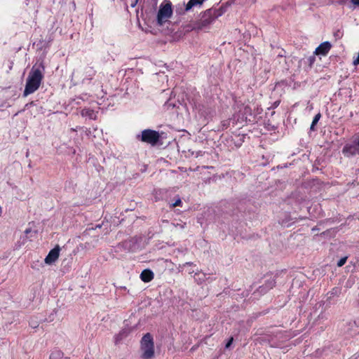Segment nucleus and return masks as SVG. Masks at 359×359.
<instances>
[{
  "label": "nucleus",
  "mask_w": 359,
  "mask_h": 359,
  "mask_svg": "<svg viewBox=\"0 0 359 359\" xmlns=\"http://www.w3.org/2000/svg\"><path fill=\"white\" fill-rule=\"evenodd\" d=\"M224 14L222 8L212 7L200 13V18L193 23V30L208 28L215 20Z\"/></svg>",
  "instance_id": "obj_1"
},
{
  "label": "nucleus",
  "mask_w": 359,
  "mask_h": 359,
  "mask_svg": "<svg viewBox=\"0 0 359 359\" xmlns=\"http://www.w3.org/2000/svg\"><path fill=\"white\" fill-rule=\"evenodd\" d=\"M43 79V75L39 68H35L34 66L29 74L27 79L25 88L23 92V96L27 97L29 94L34 93L37 90Z\"/></svg>",
  "instance_id": "obj_2"
},
{
  "label": "nucleus",
  "mask_w": 359,
  "mask_h": 359,
  "mask_svg": "<svg viewBox=\"0 0 359 359\" xmlns=\"http://www.w3.org/2000/svg\"><path fill=\"white\" fill-rule=\"evenodd\" d=\"M142 359H151L154 355V344L153 337L150 333L145 334L141 340Z\"/></svg>",
  "instance_id": "obj_3"
},
{
  "label": "nucleus",
  "mask_w": 359,
  "mask_h": 359,
  "mask_svg": "<svg viewBox=\"0 0 359 359\" xmlns=\"http://www.w3.org/2000/svg\"><path fill=\"white\" fill-rule=\"evenodd\" d=\"M160 138L161 135L158 131L146 129L142 131L140 140L152 146H155L159 142Z\"/></svg>",
  "instance_id": "obj_4"
},
{
  "label": "nucleus",
  "mask_w": 359,
  "mask_h": 359,
  "mask_svg": "<svg viewBox=\"0 0 359 359\" xmlns=\"http://www.w3.org/2000/svg\"><path fill=\"white\" fill-rule=\"evenodd\" d=\"M172 14V4L170 2L161 5L157 14V24L163 25L171 17Z\"/></svg>",
  "instance_id": "obj_5"
},
{
  "label": "nucleus",
  "mask_w": 359,
  "mask_h": 359,
  "mask_svg": "<svg viewBox=\"0 0 359 359\" xmlns=\"http://www.w3.org/2000/svg\"><path fill=\"white\" fill-rule=\"evenodd\" d=\"M342 154L345 157L351 158L356 155L359 156V148L355 142L346 144L342 149Z\"/></svg>",
  "instance_id": "obj_6"
},
{
  "label": "nucleus",
  "mask_w": 359,
  "mask_h": 359,
  "mask_svg": "<svg viewBox=\"0 0 359 359\" xmlns=\"http://www.w3.org/2000/svg\"><path fill=\"white\" fill-rule=\"evenodd\" d=\"M60 248L59 245H56L52 249L45 258V263L47 264H51L54 263L60 256Z\"/></svg>",
  "instance_id": "obj_7"
},
{
  "label": "nucleus",
  "mask_w": 359,
  "mask_h": 359,
  "mask_svg": "<svg viewBox=\"0 0 359 359\" xmlns=\"http://www.w3.org/2000/svg\"><path fill=\"white\" fill-rule=\"evenodd\" d=\"M250 116H252L251 107L248 105H243L239 110L237 121H246Z\"/></svg>",
  "instance_id": "obj_8"
},
{
  "label": "nucleus",
  "mask_w": 359,
  "mask_h": 359,
  "mask_svg": "<svg viewBox=\"0 0 359 359\" xmlns=\"http://www.w3.org/2000/svg\"><path fill=\"white\" fill-rule=\"evenodd\" d=\"M332 48V44L329 41H325L320 43L315 50L314 55L325 56L328 54Z\"/></svg>",
  "instance_id": "obj_9"
},
{
  "label": "nucleus",
  "mask_w": 359,
  "mask_h": 359,
  "mask_svg": "<svg viewBox=\"0 0 359 359\" xmlns=\"http://www.w3.org/2000/svg\"><path fill=\"white\" fill-rule=\"evenodd\" d=\"M154 275L150 269H144L140 274L141 280L144 283H149L154 279Z\"/></svg>",
  "instance_id": "obj_10"
},
{
  "label": "nucleus",
  "mask_w": 359,
  "mask_h": 359,
  "mask_svg": "<svg viewBox=\"0 0 359 359\" xmlns=\"http://www.w3.org/2000/svg\"><path fill=\"white\" fill-rule=\"evenodd\" d=\"M97 71L93 67L88 66L85 69V79L91 81L96 75Z\"/></svg>",
  "instance_id": "obj_11"
},
{
  "label": "nucleus",
  "mask_w": 359,
  "mask_h": 359,
  "mask_svg": "<svg viewBox=\"0 0 359 359\" xmlns=\"http://www.w3.org/2000/svg\"><path fill=\"white\" fill-rule=\"evenodd\" d=\"M276 285V280L273 278H270L269 280H266L265 284L261 286L259 288L261 292L264 290H269L272 289Z\"/></svg>",
  "instance_id": "obj_12"
},
{
  "label": "nucleus",
  "mask_w": 359,
  "mask_h": 359,
  "mask_svg": "<svg viewBox=\"0 0 359 359\" xmlns=\"http://www.w3.org/2000/svg\"><path fill=\"white\" fill-rule=\"evenodd\" d=\"M204 1L205 0H189L186 5L185 10L188 11L194 7L201 6Z\"/></svg>",
  "instance_id": "obj_13"
},
{
  "label": "nucleus",
  "mask_w": 359,
  "mask_h": 359,
  "mask_svg": "<svg viewBox=\"0 0 359 359\" xmlns=\"http://www.w3.org/2000/svg\"><path fill=\"white\" fill-rule=\"evenodd\" d=\"M81 115L83 116H88L90 119H96L97 115L95 111L93 109H91L90 108H85L81 111Z\"/></svg>",
  "instance_id": "obj_14"
},
{
  "label": "nucleus",
  "mask_w": 359,
  "mask_h": 359,
  "mask_svg": "<svg viewBox=\"0 0 359 359\" xmlns=\"http://www.w3.org/2000/svg\"><path fill=\"white\" fill-rule=\"evenodd\" d=\"M49 359H64V353L60 350H54L50 353Z\"/></svg>",
  "instance_id": "obj_15"
},
{
  "label": "nucleus",
  "mask_w": 359,
  "mask_h": 359,
  "mask_svg": "<svg viewBox=\"0 0 359 359\" xmlns=\"http://www.w3.org/2000/svg\"><path fill=\"white\" fill-rule=\"evenodd\" d=\"M316 55H312L311 56H309L307 60H306V63L308 64L309 67L310 68H311L314 64V62H316Z\"/></svg>",
  "instance_id": "obj_16"
},
{
  "label": "nucleus",
  "mask_w": 359,
  "mask_h": 359,
  "mask_svg": "<svg viewBox=\"0 0 359 359\" xmlns=\"http://www.w3.org/2000/svg\"><path fill=\"white\" fill-rule=\"evenodd\" d=\"M347 258H348L347 257L341 258L337 262V266L339 267L344 266L346 262Z\"/></svg>",
  "instance_id": "obj_17"
},
{
  "label": "nucleus",
  "mask_w": 359,
  "mask_h": 359,
  "mask_svg": "<svg viewBox=\"0 0 359 359\" xmlns=\"http://www.w3.org/2000/svg\"><path fill=\"white\" fill-rule=\"evenodd\" d=\"M321 117L320 113H318L313 119V126H316Z\"/></svg>",
  "instance_id": "obj_18"
},
{
  "label": "nucleus",
  "mask_w": 359,
  "mask_h": 359,
  "mask_svg": "<svg viewBox=\"0 0 359 359\" xmlns=\"http://www.w3.org/2000/svg\"><path fill=\"white\" fill-rule=\"evenodd\" d=\"M182 202L180 198H178L176 200V201L172 204V207H177L180 206L182 205Z\"/></svg>",
  "instance_id": "obj_19"
},
{
  "label": "nucleus",
  "mask_w": 359,
  "mask_h": 359,
  "mask_svg": "<svg viewBox=\"0 0 359 359\" xmlns=\"http://www.w3.org/2000/svg\"><path fill=\"white\" fill-rule=\"evenodd\" d=\"M233 341V338L231 337L229 339L228 342L226 344L225 348H229L230 347V346L231 345V344H232Z\"/></svg>",
  "instance_id": "obj_20"
},
{
  "label": "nucleus",
  "mask_w": 359,
  "mask_h": 359,
  "mask_svg": "<svg viewBox=\"0 0 359 359\" xmlns=\"http://www.w3.org/2000/svg\"><path fill=\"white\" fill-rule=\"evenodd\" d=\"M339 292V289L338 287H334L331 291V295L337 294V293Z\"/></svg>",
  "instance_id": "obj_21"
},
{
  "label": "nucleus",
  "mask_w": 359,
  "mask_h": 359,
  "mask_svg": "<svg viewBox=\"0 0 359 359\" xmlns=\"http://www.w3.org/2000/svg\"><path fill=\"white\" fill-rule=\"evenodd\" d=\"M353 65L355 66L359 65V53H358L357 57L353 60Z\"/></svg>",
  "instance_id": "obj_22"
},
{
  "label": "nucleus",
  "mask_w": 359,
  "mask_h": 359,
  "mask_svg": "<svg viewBox=\"0 0 359 359\" xmlns=\"http://www.w3.org/2000/svg\"><path fill=\"white\" fill-rule=\"evenodd\" d=\"M138 1H139V0H135L133 2L131 3L130 6L132 8L135 7L136 5L137 4Z\"/></svg>",
  "instance_id": "obj_23"
},
{
  "label": "nucleus",
  "mask_w": 359,
  "mask_h": 359,
  "mask_svg": "<svg viewBox=\"0 0 359 359\" xmlns=\"http://www.w3.org/2000/svg\"><path fill=\"white\" fill-rule=\"evenodd\" d=\"M280 102V101H279V100H278V101H276V102L273 104L272 107H273V108H276V107L279 105Z\"/></svg>",
  "instance_id": "obj_24"
},
{
  "label": "nucleus",
  "mask_w": 359,
  "mask_h": 359,
  "mask_svg": "<svg viewBox=\"0 0 359 359\" xmlns=\"http://www.w3.org/2000/svg\"><path fill=\"white\" fill-rule=\"evenodd\" d=\"M352 2H353L355 5H358V6H359V0H352Z\"/></svg>",
  "instance_id": "obj_25"
},
{
  "label": "nucleus",
  "mask_w": 359,
  "mask_h": 359,
  "mask_svg": "<svg viewBox=\"0 0 359 359\" xmlns=\"http://www.w3.org/2000/svg\"><path fill=\"white\" fill-rule=\"evenodd\" d=\"M310 129H311V130H315V126H313V123H311V125Z\"/></svg>",
  "instance_id": "obj_26"
},
{
  "label": "nucleus",
  "mask_w": 359,
  "mask_h": 359,
  "mask_svg": "<svg viewBox=\"0 0 359 359\" xmlns=\"http://www.w3.org/2000/svg\"><path fill=\"white\" fill-rule=\"evenodd\" d=\"M192 264H193V263H192V262H186L185 264H184V266H186V265H189V266H191V265H192Z\"/></svg>",
  "instance_id": "obj_27"
},
{
  "label": "nucleus",
  "mask_w": 359,
  "mask_h": 359,
  "mask_svg": "<svg viewBox=\"0 0 359 359\" xmlns=\"http://www.w3.org/2000/svg\"><path fill=\"white\" fill-rule=\"evenodd\" d=\"M354 142L355 143L356 145H358V147L359 148V140L357 142L355 141Z\"/></svg>",
  "instance_id": "obj_28"
},
{
  "label": "nucleus",
  "mask_w": 359,
  "mask_h": 359,
  "mask_svg": "<svg viewBox=\"0 0 359 359\" xmlns=\"http://www.w3.org/2000/svg\"><path fill=\"white\" fill-rule=\"evenodd\" d=\"M101 227V225L98 224L96 226V228H100Z\"/></svg>",
  "instance_id": "obj_29"
},
{
  "label": "nucleus",
  "mask_w": 359,
  "mask_h": 359,
  "mask_svg": "<svg viewBox=\"0 0 359 359\" xmlns=\"http://www.w3.org/2000/svg\"><path fill=\"white\" fill-rule=\"evenodd\" d=\"M25 232L27 233L28 232H29V230H26Z\"/></svg>",
  "instance_id": "obj_30"
}]
</instances>
